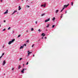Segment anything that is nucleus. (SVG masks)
<instances>
[{"instance_id":"nucleus-32","label":"nucleus","mask_w":78,"mask_h":78,"mask_svg":"<svg viewBox=\"0 0 78 78\" xmlns=\"http://www.w3.org/2000/svg\"><path fill=\"white\" fill-rule=\"evenodd\" d=\"M28 62H27V63H26V65H28Z\"/></svg>"},{"instance_id":"nucleus-16","label":"nucleus","mask_w":78,"mask_h":78,"mask_svg":"<svg viewBox=\"0 0 78 78\" xmlns=\"http://www.w3.org/2000/svg\"><path fill=\"white\" fill-rule=\"evenodd\" d=\"M21 68V66H18V69H20V68Z\"/></svg>"},{"instance_id":"nucleus-50","label":"nucleus","mask_w":78,"mask_h":78,"mask_svg":"<svg viewBox=\"0 0 78 78\" xmlns=\"http://www.w3.org/2000/svg\"><path fill=\"white\" fill-rule=\"evenodd\" d=\"M4 46H3V48H4Z\"/></svg>"},{"instance_id":"nucleus-4","label":"nucleus","mask_w":78,"mask_h":78,"mask_svg":"<svg viewBox=\"0 0 78 78\" xmlns=\"http://www.w3.org/2000/svg\"><path fill=\"white\" fill-rule=\"evenodd\" d=\"M5 64H6V61L4 60L3 61V63L2 64L3 66H4Z\"/></svg>"},{"instance_id":"nucleus-21","label":"nucleus","mask_w":78,"mask_h":78,"mask_svg":"<svg viewBox=\"0 0 78 78\" xmlns=\"http://www.w3.org/2000/svg\"><path fill=\"white\" fill-rule=\"evenodd\" d=\"M63 14H62V15L61 16V17H60L61 18H62V16H63Z\"/></svg>"},{"instance_id":"nucleus-10","label":"nucleus","mask_w":78,"mask_h":78,"mask_svg":"<svg viewBox=\"0 0 78 78\" xmlns=\"http://www.w3.org/2000/svg\"><path fill=\"white\" fill-rule=\"evenodd\" d=\"M24 46H21V47L20 48V49H22V48H23Z\"/></svg>"},{"instance_id":"nucleus-23","label":"nucleus","mask_w":78,"mask_h":78,"mask_svg":"<svg viewBox=\"0 0 78 78\" xmlns=\"http://www.w3.org/2000/svg\"><path fill=\"white\" fill-rule=\"evenodd\" d=\"M20 36H21L20 35H18V37H20Z\"/></svg>"},{"instance_id":"nucleus-39","label":"nucleus","mask_w":78,"mask_h":78,"mask_svg":"<svg viewBox=\"0 0 78 78\" xmlns=\"http://www.w3.org/2000/svg\"><path fill=\"white\" fill-rule=\"evenodd\" d=\"M14 68H12V70H14Z\"/></svg>"},{"instance_id":"nucleus-30","label":"nucleus","mask_w":78,"mask_h":78,"mask_svg":"<svg viewBox=\"0 0 78 78\" xmlns=\"http://www.w3.org/2000/svg\"><path fill=\"white\" fill-rule=\"evenodd\" d=\"M34 44H33L32 46V47H34Z\"/></svg>"},{"instance_id":"nucleus-12","label":"nucleus","mask_w":78,"mask_h":78,"mask_svg":"<svg viewBox=\"0 0 78 78\" xmlns=\"http://www.w3.org/2000/svg\"><path fill=\"white\" fill-rule=\"evenodd\" d=\"M65 9V7H63V8L60 11L61 12H62V11H63V10H64V9Z\"/></svg>"},{"instance_id":"nucleus-18","label":"nucleus","mask_w":78,"mask_h":78,"mask_svg":"<svg viewBox=\"0 0 78 78\" xmlns=\"http://www.w3.org/2000/svg\"><path fill=\"white\" fill-rule=\"evenodd\" d=\"M23 46L24 47V46H25V47H26L27 46V45H26V44H25L24 45H23Z\"/></svg>"},{"instance_id":"nucleus-35","label":"nucleus","mask_w":78,"mask_h":78,"mask_svg":"<svg viewBox=\"0 0 78 78\" xmlns=\"http://www.w3.org/2000/svg\"><path fill=\"white\" fill-rule=\"evenodd\" d=\"M4 23H5V22H6V20H4Z\"/></svg>"},{"instance_id":"nucleus-38","label":"nucleus","mask_w":78,"mask_h":78,"mask_svg":"<svg viewBox=\"0 0 78 78\" xmlns=\"http://www.w3.org/2000/svg\"><path fill=\"white\" fill-rule=\"evenodd\" d=\"M12 33H14V30H13Z\"/></svg>"},{"instance_id":"nucleus-43","label":"nucleus","mask_w":78,"mask_h":78,"mask_svg":"<svg viewBox=\"0 0 78 78\" xmlns=\"http://www.w3.org/2000/svg\"><path fill=\"white\" fill-rule=\"evenodd\" d=\"M33 56L34 57V54L33 55Z\"/></svg>"},{"instance_id":"nucleus-3","label":"nucleus","mask_w":78,"mask_h":78,"mask_svg":"<svg viewBox=\"0 0 78 78\" xmlns=\"http://www.w3.org/2000/svg\"><path fill=\"white\" fill-rule=\"evenodd\" d=\"M48 21H50V18L45 20V22H48Z\"/></svg>"},{"instance_id":"nucleus-34","label":"nucleus","mask_w":78,"mask_h":78,"mask_svg":"<svg viewBox=\"0 0 78 78\" xmlns=\"http://www.w3.org/2000/svg\"><path fill=\"white\" fill-rule=\"evenodd\" d=\"M41 7H42V6H44V5H41Z\"/></svg>"},{"instance_id":"nucleus-27","label":"nucleus","mask_w":78,"mask_h":78,"mask_svg":"<svg viewBox=\"0 0 78 78\" xmlns=\"http://www.w3.org/2000/svg\"><path fill=\"white\" fill-rule=\"evenodd\" d=\"M24 69V70H27V69Z\"/></svg>"},{"instance_id":"nucleus-52","label":"nucleus","mask_w":78,"mask_h":78,"mask_svg":"<svg viewBox=\"0 0 78 78\" xmlns=\"http://www.w3.org/2000/svg\"><path fill=\"white\" fill-rule=\"evenodd\" d=\"M5 75V74H4V75Z\"/></svg>"},{"instance_id":"nucleus-7","label":"nucleus","mask_w":78,"mask_h":78,"mask_svg":"<svg viewBox=\"0 0 78 78\" xmlns=\"http://www.w3.org/2000/svg\"><path fill=\"white\" fill-rule=\"evenodd\" d=\"M17 12V10H15L12 14V15H13L15 12Z\"/></svg>"},{"instance_id":"nucleus-8","label":"nucleus","mask_w":78,"mask_h":78,"mask_svg":"<svg viewBox=\"0 0 78 78\" xmlns=\"http://www.w3.org/2000/svg\"><path fill=\"white\" fill-rule=\"evenodd\" d=\"M21 72L23 73H24V69H23L21 71Z\"/></svg>"},{"instance_id":"nucleus-48","label":"nucleus","mask_w":78,"mask_h":78,"mask_svg":"<svg viewBox=\"0 0 78 78\" xmlns=\"http://www.w3.org/2000/svg\"><path fill=\"white\" fill-rule=\"evenodd\" d=\"M23 0H22V1L23 2Z\"/></svg>"},{"instance_id":"nucleus-26","label":"nucleus","mask_w":78,"mask_h":78,"mask_svg":"<svg viewBox=\"0 0 78 78\" xmlns=\"http://www.w3.org/2000/svg\"><path fill=\"white\" fill-rule=\"evenodd\" d=\"M22 58H20V61H21V59H22Z\"/></svg>"},{"instance_id":"nucleus-54","label":"nucleus","mask_w":78,"mask_h":78,"mask_svg":"<svg viewBox=\"0 0 78 78\" xmlns=\"http://www.w3.org/2000/svg\"><path fill=\"white\" fill-rule=\"evenodd\" d=\"M23 66H24V64H23Z\"/></svg>"},{"instance_id":"nucleus-6","label":"nucleus","mask_w":78,"mask_h":78,"mask_svg":"<svg viewBox=\"0 0 78 78\" xmlns=\"http://www.w3.org/2000/svg\"><path fill=\"white\" fill-rule=\"evenodd\" d=\"M41 36H43V37H44V36H45V34L44 33H43L42 34Z\"/></svg>"},{"instance_id":"nucleus-2","label":"nucleus","mask_w":78,"mask_h":78,"mask_svg":"<svg viewBox=\"0 0 78 78\" xmlns=\"http://www.w3.org/2000/svg\"><path fill=\"white\" fill-rule=\"evenodd\" d=\"M69 5V4H68L67 5H64V8H67V6H68Z\"/></svg>"},{"instance_id":"nucleus-29","label":"nucleus","mask_w":78,"mask_h":78,"mask_svg":"<svg viewBox=\"0 0 78 78\" xmlns=\"http://www.w3.org/2000/svg\"><path fill=\"white\" fill-rule=\"evenodd\" d=\"M26 6L28 8H30V6L29 5H27Z\"/></svg>"},{"instance_id":"nucleus-45","label":"nucleus","mask_w":78,"mask_h":78,"mask_svg":"<svg viewBox=\"0 0 78 78\" xmlns=\"http://www.w3.org/2000/svg\"><path fill=\"white\" fill-rule=\"evenodd\" d=\"M29 55H30V54H28V56H29Z\"/></svg>"},{"instance_id":"nucleus-9","label":"nucleus","mask_w":78,"mask_h":78,"mask_svg":"<svg viewBox=\"0 0 78 78\" xmlns=\"http://www.w3.org/2000/svg\"><path fill=\"white\" fill-rule=\"evenodd\" d=\"M28 54H29V55H30V54H31V53H32V52H30V51H28Z\"/></svg>"},{"instance_id":"nucleus-44","label":"nucleus","mask_w":78,"mask_h":78,"mask_svg":"<svg viewBox=\"0 0 78 78\" xmlns=\"http://www.w3.org/2000/svg\"><path fill=\"white\" fill-rule=\"evenodd\" d=\"M44 38H45V39H47V37H44Z\"/></svg>"},{"instance_id":"nucleus-22","label":"nucleus","mask_w":78,"mask_h":78,"mask_svg":"<svg viewBox=\"0 0 78 78\" xmlns=\"http://www.w3.org/2000/svg\"><path fill=\"white\" fill-rule=\"evenodd\" d=\"M55 25H52V28H54V27H55Z\"/></svg>"},{"instance_id":"nucleus-15","label":"nucleus","mask_w":78,"mask_h":78,"mask_svg":"<svg viewBox=\"0 0 78 78\" xmlns=\"http://www.w3.org/2000/svg\"><path fill=\"white\" fill-rule=\"evenodd\" d=\"M45 13H43L42 14H41V16H45Z\"/></svg>"},{"instance_id":"nucleus-36","label":"nucleus","mask_w":78,"mask_h":78,"mask_svg":"<svg viewBox=\"0 0 78 78\" xmlns=\"http://www.w3.org/2000/svg\"><path fill=\"white\" fill-rule=\"evenodd\" d=\"M2 58V56L0 57V59H1V58Z\"/></svg>"},{"instance_id":"nucleus-49","label":"nucleus","mask_w":78,"mask_h":78,"mask_svg":"<svg viewBox=\"0 0 78 78\" xmlns=\"http://www.w3.org/2000/svg\"><path fill=\"white\" fill-rule=\"evenodd\" d=\"M27 0V1H26V2L28 1V0Z\"/></svg>"},{"instance_id":"nucleus-53","label":"nucleus","mask_w":78,"mask_h":78,"mask_svg":"<svg viewBox=\"0 0 78 78\" xmlns=\"http://www.w3.org/2000/svg\"><path fill=\"white\" fill-rule=\"evenodd\" d=\"M46 31H47V30H46Z\"/></svg>"},{"instance_id":"nucleus-46","label":"nucleus","mask_w":78,"mask_h":78,"mask_svg":"<svg viewBox=\"0 0 78 78\" xmlns=\"http://www.w3.org/2000/svg\"><path fill=\"white\" fill-rule=\"evenodd\" d=\"M44 38V37H42V38H41V39H43Z\"/></svg>"},{"instance_id":"nucleus-33","label":"nucleus","mask_w":78,"mask_h":78,"mask_svg":"<svg viewBox=\"0 0 78 78\" xmlns=\"http://www.w3.org/2000/svg\"><path fill=\"white\" fill-rule=\"evenodd\" d=\"M27 42H29V40H27V41H26Z\"/></svg>"},{"instance_id":"nucleus-14","label":"nucleus","mask_w":78,"mask_h":78,"mask_svg":"<svg viewBox=\"0 0 78 78\" xmlns=\"http://www.w3.org/2000/svg\"><path fill=\"white\" fill-rule=\"evenodd\" d=\"M58 12H59V10H57L55 12L57 13H58Z\"/></svg>"},{"instance_id":"nucleus-24","label":"nucleus","mask_w":78,"mask_h":78,"mask_svg":"<svg viewBox=\"0 0 78 78\" xmlns=\"http://www.w3.org/2000/svg\"><path fill=\"white\" fill-rule=\"evenodd\" d=\"M33 30H34V29L33 28H32V29H31V30L33 31Z\"/></svg>"},{"instance_id":"nucleus-5","label":"nucleus","mask_w":78,"mask_h":78,"mask_svg":"<svg viewBox=\"0 0 78 78\" xmlns=\"http://www.w3.org/2000/svg\"><path fill=\"white\" fill-rule=\"evenodd\" d=\"M8 10H7L6 12H5L4 13V14H8Z\"/></svg>"},{"instance_id":"nucleus-41","label":"nucleus","mask_w":78,"mask_h":78,"mask_svg":"<svg viewBox=\"0 0 78 78\" xmlns=\"http://www.w3.org/2000/svg\"><path fill=\"white\" fill-rule=\"evenodd\" d=\"M35 23H36V24H37V21H36Z\"/></svg>"},{"instance_id":"nucleus-25","label":"nucleus","mask_w":78,"mask_h":78,"mask_svg":"<svg viewBox=\"0 0 78 78\" xmlns=\"http://www.w3.org/2000/svg\"><path fill=\"white\" fill-rule=\"evenodd\" d=\"M5 30H6V29L5 28L3 30V31H5Z\"/></svg>"},{"instance_id":"nucleus-13","label":"nucleus","mask_w":78,"mask_h":78,"mask_svg":"<svg viewBox=\"0 0 78 78\" xmlns=\"http://www.w3.org/2000/svg\"><path fill=\"white\" fill-rule=\"evenodd\" d=\"M50 27V25L49 24H48L47 26H46L47 28H48Z\"/></svg>"},{"instance_id":"nucleus-20","label":"nucleus","mask_w":78,"mask_h":78,"mask_svg":"<svg viewBox=\"0 0 78 78\" xmlns=\"http://www.w3.org/2000/svg\"><path fill=\"white\" fill-rule=\"evenodd\" d=\"M4 55V53H2V55L1 56H2V57H3V56Z\"/></svg>"},{"instance_id":"nucleus-51","label":"nucleus","mask_w":78,"mask_h":78,"mask_svg":"<svg viewBox=\"0 0 78 78\" xmlns=\"http://www.w3.org/2000/svg\"><path fill=\"white\" fill-rule=\"evenodd\" d=\"M1 27V25L0 24V27Z\"/></svg>"},{"instance_id":"nucleus-19","label":"nucleus","mask_w":78,"mask_h":78,"mask_svg":"<svg viewBox=\"0 0 78 78\" xmlns=\"http://www.w3.org/2000/svg\"><path fill=\"white\" fill-rule=\"evenodd\" d=\"M71 5H72V6H73V2H71Z\"/></svg>"},{"instance_id":"nucleus-31","label":"nucleus","mask_w":78,"mask_h":78,"mask_svg":"<svg viewBox=\"0 0 78 78\" xmlns=\"http://www.w3.org/2000/svg\"><path fill=\"white\" fill-rule=\"evenodd\" d=\"M38 31H39L40 32V31H41V30H40V29H39V30H38Z\"/></svg>"},{"instance_id":"nucleus-11","label":"nucleus","mask_w":78,"mask_h":78,"mask_svg":"<svg viewBox=\"0 0 78 78\" xmlns=\"http://www.w3.org/2000/svg\"><path fill=\"white\" fill-rule=\"evenodd\" d=\"M21 9V7H20V6H19L18 7V10L19 11Z\"/></svg>"},{"instance_id":"nucleus-47","label":"nucleus","mask_w":78,"mask_h":78,"mask_svg":"<svg viewBox=\"0 0 78 78\" xmlns=\"http://www.w3.org/2000/svg\"><path fill=\"white\" fill-rule=\"evenodd\" d=\"M26 31H27V32H28V30H27Z\"/></svg>"},{"instance_id":"nucleus-37","label":"nucleus","mask_w":78,"mask_h":78,"mask_svg":"<svg viewBox=\"0 0 78 78\" xmlns=\"http://www.w3.org/2000/svg\"><path fill=\"white\" fill-rule=\"evenodd\" d=\"M43 6H44V8H45V7L46 6H45V5H44Z\"/></svg>"},{"instance_id":"nucleus-17","label":"nucleus","mask_w":78,"mask_h":78,"mask_svg":"<svg viewBox=\"0 0 78 78\" xmlns=\"http://www.w3.org/2000/svg\"><path fill=\"white\" fill-rule=\"evenodd\" d=\"M55 20V18L54 17L53 19H52V20Z\"/></svg>"},{"instance_id":"nucleus-42","label":"nucleus","mask_w":78,"mask_h":78,"mask_svg":"<svg viewBox=\"0 0 78 78\" xmlns=\"http://www.w3.org/2000/svg\"><path fill=\"white\" fill-rule=\"evenodd\" d=\"M66 13H67V11H66L65 12V14H66Z\"/></svg>"},{"instance_id":"nucleus-1","label":"nucleus","mask_w":78,"mask_h":78,"mask_svg":"<svg viewBox=\"0 0 78 78\" xmlns=\"http://www.w3.org/2000/svg\"><path fill=\"white\" fill-rule=\"evenodd\" d=\"M14 41H15V39H12L11 41L9 42L8 43L9 45H11V44L12 43L14 42Z\"/></svg>"},{"instance_id":"nucleus-28","label":"nucleus","mask_w":78,"mask_h":78,"mask_svg":"<svg viewBox=\"0 0 78 78\" xmlns=\"http://www.w3.org/2000/svg\"><path fill=\"white\" fill-rule=\"evenodd\" d=\"M10 29H11V27H10L9 28H8V30H10Z\"/></svg>"},{"instance_id":"nucleus-40","label":"nucleus","mask_w":78,"mask_h":78,"mask_svg":"<svg viewBox=\"0 0 78 78\" xmlns=\"http://www.w3.org/2000/svg\"><path fill=\"white\" fill-rule=\"evenodd\" d=\"M3 0H1V2H2Z\"/></svg>"}]
</instances>
